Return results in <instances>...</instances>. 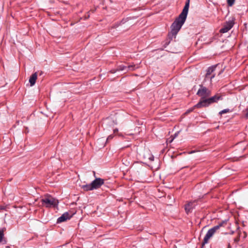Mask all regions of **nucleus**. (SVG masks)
I'll use <instances>...</instances> for the list:
<instances>
[{
	"label": "nucleus",
	"instance_id": "nucleus-23",
	"mask_svg": "<svg viewBox=\"0 0 248 248\" xmlns=\"http://www.w3.org/2000/svg\"><path fill=\"white\" fill-rule=\"evenodd\" d=\"M247 113L246 114V117L248 118V108L246 109Z\"/></svg>",
	"mask_w": 248,
	"mask_h": 248
},
{
	"label": "nucleus",
	"instance_id": "nucleus-18",
	"mask_svg": "<svg viewBox=\"0 0 248 248\" xmlns=\"http://www.w3.org/2000/svg\"><path fill=\"white\" fill-rule=\"evenodd\" d=\"M147 154L148 155V158L151 160V161H153L154 160V156L152 155H151L149 152L147 153Z\"/></svg>",
	"mask_w": 248,
	"mask_h": 248
},
{
	"label": "nucleus",
	"instance_id": "nucleus-22",
	"mask_svg": "<svg viewBox=\"0 0 248 248\" xmlns=\"http://www.w3.org/2000/svg\"><path fill=\"white\" fill-rule=\"evenodd\" d=\"M113 132H114V134H116V133H117L118 132V129L116 128V129H114Z\"/></svg>",
	"mask_w": 248,
	"mask_h": 248
},
{
	"label": "nucleus",
	"instance_id": "nucleus-2",
	"mask_svg": "<svg viewBox=\"0 0 248 248\" xmlns=\"http://www.w3.org/2000/svg\"><path fill=\"white\" fill-rule=\"evenodd\" d=\"M222 96L220 94H216L213 97L206 99L200 100V101L194 106L195 108H202L208 107L210 104L217 102L219 100H222Z\"/></svg>",
	"mask_w": 248,
	"mask_h": 248
},
{
	"label": "nucleus",
	"instance_id": "nucleus-5",
	"mask_svg": "<svg viewBox=\"0 0 248 248\" xmlns=\"http://www.w3.org/2000/svg\"><path fill=\"white\" fill-rule=\"evenodd\" d=\"M200 86L201 88L198 91L197 94L202 97L201 100L206 99V98L211 95V91L207 88L203 87L202 85H201Z\"/></svg>",
	"mask_w": 248,
	"mask_h": 248
},
{
	"label": "nucleus",
	"instance_id": "nucleus-26",
	"mask_svg": "<svg viewBox=\"0 0 248 248\" xmlns=\"http://www.w3.org/2000/svg\"><path fill=\"white\" fill-rule=\"evenodd\" d=\"M215 75L214 74V75H212V76L210 78L211 79L212 78H214V77H215Z\"/></svg>",
	"mask_w": 248,
	"mask_h": 248
},
{
	"label": "nucleus",
	"instance_id": "nucleus-17",
	"mask_svg": "<svg viewBox=\"0 0 248 248\" xmlns=\"http://www.w3.org/2000/svg\"><path fill=\"white\" fill-rule=\"evenodd\" d=\"M235 0H227V3L229 6H232L234 3Z\"/></svg>",
	"mask_w": 248,
	"mask_h": 248
},
{
	"label": "nucleus",
	"instance_id": "nucleus-27",
	"mask_svg": "<svg viewBox=\"0 0 248 248\" xmlns=\"http://www.w3.org/2000/svg\"><path fill=\"white\" fill-rule=\"evenodd\" d=\"M2 209H3V208L0 206V210Z\"/></svg>",
	"mask_w": 248,
	"mask_h": 248
},
{
	"label": "nucleus",
	"instance_id": "nucleus-29",
	"mask_svg": "<svg viewBox=\"0 0 248 248\" xmlns=\"http://www.w3.org/2000/svg\"><path fill=\"white\" fill-rule=\"evenodd\" d=\"M172 140H173V139H171V140H170V142H171Z\"/></svg>",
	"mask_w": 248,
	"mask_h": 248
},
{
	"label": "nucleus",
	"instance_id": "nucleus-12",
	"mask_svg": "<svg viewBox=\"0 0 248 248\" xmlns=\"http://www.w3.org/2000/svg\"><path fill=\"white\" fill-rule=\"evenodd\" d=\"M216 66L210 67L207 70V73L205 75V78H208V77L215 71Z\"/></svg>",
	"mask_w": 248,
	"mask_h": 248
},
{
	"label": "nucleus",
	"instance_id": "nucleus-11",
	"mask_svg": "<svg viewBox=\"0 0 248 248\" xmlns=\"http://www.w3.org/2000/svg\"><path fill=\"white\" fill-rule=\"evenodd\" d=\"M127 67L123 65H118L116 69H113L110 71L111 73H115L116 71L126 70Z\"/></svg>",
	"mask_w": 248,
	"mask_h": 248
},
{
	"label": "nucleus",
	"instance_id": "nucleus-1",
	"mask_svg": "<svg viewBox=\"0 0 248 248\" xmlns=\"http://www.w3.org/2000/svg\"><path fill=\"white\" fill-rule=\"evenodd\" d=\"M189 6V0H187L182 12L179 16L175 20L171 26L170 33L174 36L177 34L181 29L182 25L185 23L187 15Z\"/></svg>",
	"mask_w": 248,
	"mask_h": 248
},
{
	"label": "nucleus",
	"instance_id": "nucleus-8",
	"mask_svg": "<svg viewBox=\"0 0 248 248\" xmlns=\"http://www.w3.org/2000/svg\"><path fill=\"white\" fill-rule=\"evenodd\" d=\"M93 189H97L104 184V180L100 178H96L92 182Z\"/></svg>",
	"mask_w": 248,
	"mask_h": 248
},
{
	"label": "nucleus",
	"instance_id": "nucleus-14",
	"mask_svg": "<svg viewBox=\"0 0 248 248\" xmlns=\"http://www.w3.org/2000/svg\"><path fill=\"white\" fill-rule=\"evenodd\" d=\"M84 190L89 191L93 190L92 187V184L89 185H86L82 186Z\"/></svg>",
	"mask_w": 248,
	"mask_h": 248
},
{
	"label": "nucleus",
	"instance_id": "nucleus-28",
	"mask_svg": "<svg viewBox=\"0 0 248 248\" xmlns=\"http://www.w3.org/2000/svg\"><path fill=\"white\" fill-rule=\"evenodd\" d=\"M6 248H10V247L9 246H6Z\"/></svg>",
	"mask_w": 248,
	"mask_h": 248
},
{
	"label": "nucleus",
	"instance_id": "nucleus-20",
	"mask_svg": "<svg viewBox=\"0 0 248 248\" xmlns=\"http://www.w3.org/2000/svg\"><path fill=\"white\" fill-rule=\"evenodd\" d=\"M113 136L112 135H109V136L108 137V138H107V140H106V142L108 141L109 140H111V139L113 138Z\"/></svg>",
	"mask_w": 248,
	"mask_h": 248
},
{
	"label": "nucleus",
	"instance_id": "nucleus-25",
	"mask_svg": "<svg viewBox=\"0 0 248 248\" xmlns=\"http://www.w3.org/2000/svg\"><path fill=\"white\" fill-rule=\"evenodd\" d=\"M113 123L114 124H117V123L116 122V120L115 121H113Z\"/></svg>",
	"mask_w": 248,
	"mask_h": 248
},
{
	"label": "nucleus",
	"instance_id": "nucleus-9",
	"mask_svg": "<svg viewBox=\"0 0 248 248\" xmlns=\"http://www.w3.org/2000/svg\"><path fill=\"white\" fill-rule=\"evenodd\" d=\"M195 206V202H188L185 205V210L187 214L191 212L192 210Z\"/></svg>",
	"mask_w": 248,
	"mask_h": 248
},
{
	"label": "nucleus",
	"instance_id": "nucleus-10",
	"mask_svg": "<svg viewBox=\"0 0 248 248\" xmlns=\"http://www.w3.org/2000/svg\"><path fill=\"white\" fill-rule=\"evenodd\" d=\"M37 78V74L36 72L33 74L31 76L30 79H29V82H30L31 86H32L35 84Z\"/></svg>",
	"mask_w": 248,
	"mask_h": 248
},
{
	"label": "nucleus",
	"instance_id": "nucleus-6",
	"mask_svg": "<svg viewBox=\"0 0 248 248\" xmlns=\"http://www.w3.org/2000/svg\"><path fill=\"white\" fill-rule=\"evenodd\" d=\"M74 214L75 213L71 212H65L58 218L57 222L58 223H60L65 221L67 220L70 219Z\"/></svg>",
	"mask_w": 248,
	"mask_h": 248
},
{
	"label": "nucleus",
	"instance_id": "nucleus-24",
	"mask_svg": "<svg viewBox=\"0 0 248 248\" xmlns=\"http://www.w3.org/2000/svg\"><path fill=\"white\" fill-rule=\"evenodd\" d=\"M227 248H231V246L230 243L228 244Z\"/></svg>",
	"mask_w": 248,
	"mask_h": 248
},
{
	"label": "nucleus",
	"instance_id": "nucleus-16",
	"mask_svg": "<svg viewBox=\"0 0 248 248\" xmlns=\"http://www.w3.org/2000/svg\"><path fill=\"white\" fill-rule=\"evenodd\" d=\"M230 111V109H228V108H227V109H224L222 110H221V111L219 112V114L220 115H222L223 114H225V113H228Z\"/></svg>",
	"mask_w": 248,
	"mask_h": 248
},
{
	"label": "nucleus",
	"instance_id": "nucleus-21",
	"mask_svg": "<svg viewBox=\"0 0 248 248\" xmlns=\"http://www.w3.org/2000/svg\"><path fill=\"white\" fill-rule=\"evenodd\" d=\"M195 108V107H194V106L193 108H191L189 109L187 111V112H186V113H189V112H190L192 111L193 110V109H194V108Z\"/></svg>",
	"mask_w": 248,
	"mask_h": 248
},
{
	"label": "nucleus",
	"instance_id": "nucleus-19",
	"mask_svg": "<svg viewBox=\"0 0 248 248\" xmlns=\"http://www.w3.org/2000/svg\"><path fill=\"white\" fill-rule=\"evenodd\" d=\"M3 236V232L1 231H0V242L1 241Z\"/></svg>",
	"mask_w": 248,
	"mask_h": 248
},
{
	"label": "nucleus",
	"instance_id": "nucleus-3",
	"mask_svg": "<svg viewBox=\"0 0 248 248\" xmlns=\"http://www.w3.org/2000/svg\"><path fill=\"white\" fill-rule=\"evenodd\" d=\"M42 205L46 207L49 208L54 207L58 204V201L53 198L52 197L48 195L46 196L44 198L41 200Z\"/></svg>",
	"mask_w": 248,
	"mask_h": 248
},
{
	"label": "nucleus",
	"instance_id": "nucleus-7",
	"mask_svg": "<svg viewBox=\"0 0 248 248\" xmlns=\"http://www.w3.org/2000/svg\"><path fill=\"white\" fill-rule=\"evenodd\" d=\"M234 25V20H230L224 23L223 28L220 29V32L221 33H225L228 32L233 27Z\"/></svg>",
	"mask_w": 248,
	"mask_h": 248
},
{
	"label": "nucleus",
	"instance_id": "nucleus-4",
	"mask_svg": "<svg viewBox=\"0 0 248 248\" xmlns=\"http://www.w3.org/2000/svg\"><path fill=\"white\" fill-rule=\"evenodd\" d=\"M222 225L223 223H221L209 230L203 239L202 245H205V244L208 243L209 240L214 235L215 232L219 230L221 226H222Z\"/></svg>",
	"mask_w": 248,
	"mask_h": 248
},
{
	"label": "nucleus",
	"instance_id": "nucleus-13",
	"mask_svg": "<svg viewBox=\"0 0 248 248\" xmlns=\"http://www.w3.org/2000/svg\"><path fill=\"white\" fill-rule=\"evenodd\" d=\"M127 67L126 71H134L136 69L139 68V66L137 65L134 64H131L130 65H128Z\"/></svg>",
	"mask_w": 248,
	"mask_h": 248
},
{
	"label": "nucleus",
	"instance_id": "nucleus-15",
	"mask_svg": "<svg viewBox=\"0 0 248 248\" xmlns=\"http://www.w3.org/2000/svg\"><path fill=\"white\" fill-rule=\"evenodd\" d=\"M240 240L239 236H237L233 239V244H234V247H237V244Z\"/></svg>",
	"mask_w": 248,
	"mask_h": 248
}]
</instances>
